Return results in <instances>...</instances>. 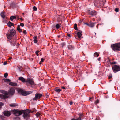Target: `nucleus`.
<instances>
[{
    "label": "nucleus",
    "mask_w": 120,
    "mask_h": 120,
    "mask_svg": "<svg viewBox=\"0 0 120 120\" xmlns=\"http://www.w3.org/2000/svg\"><path fill=\"white\" fill-rule=\"evenodd\" d=\"M16 31L14 29H11L9 31L7 34V37L9 39H11L15 34Z\"/></svg>",
    "instance_id": "f257e3e1"
},
{
    "label": "nucleus",
    "mask_w": 120,
    "mask_h": 120,
    "mask_svg": "<svg viewBox=\"0 0 120 120\" xmlns=\"http://www.w3.org/2000/svg\"><path fill=\"white\" fill-rule=\"evenodd\" d=\"M18 93L22 95L26 96L32 93L31 91H24L21 89H19L18 90Z\"/></svg>",
    "instance_id": "f03ea898"
},
{
    "label": "nucleus",
    "mask_w": 120,
    "mask_h": 120,
    "mask_svg": "<svg viewBox=\"0 0 120 120\" xmlns=\"http://www.w3.org/2000/svg\"><path fill=\"white\" fill-rule=\"evenodd\" d=\"M0 92L4 94V95L0 94V98L2 99H5L8 97V93L6 91L3 90H1L0 91Z\"/></svg>",
    "instance_id": "7ed1b4c3"
},
{
    "label": "nucleus",
    "mask_w": 120,
    "mask_h": 120,
    "mask_svg": "<svg viewBox=\"0 0 120 120\" xmlns=\"http://www.w3.org/2000/svg\"><path fill=\"white\" fill-rule=\"evenodd\" d=\"M111 47L114 51L120 50V43L111 45Z\"/></svg>",
    "instance_id": "20e7f679"
},
{
    "label": "nucleus",
    "mask_w": 120,
    "mask_h": 120,
    "mask_svg": "<svg viewBox=\"0 0 120 120\" xmlns=\"http://www.w3.org/2000/svg\"><path fill=\"white\" fill-rule=\"evenodd\" d=\"M34 112V111L31 112L30 110H22V114L23 113V116L24 118H25L30 113H33Z\"/></svg>",
    "instance_id": "39448f33"
},
{
    "label": "nucleus",
    "mask_w": 120,
    "mask_h": 120,
    "mask_svg": "<svg viewBox=\"0 0 120 120\" xmlns=\"http://www.w3.org/2000/svg\"><path fill=\"white\" fill-rule=\"evenodd\" d=\"M26 85L27 86L32 85L34 84L33 80L30 78H28L26 81Z\"/></svg>",
    "instance_id": "423d86ee"
},
{
    "label": "nucleus",
    "mask_w": 120,
    "mask_h": 120,
    "mask_svg": "<svg viewBox=\"0 0 120 120\" xmlns=\"http://www.w3.org/2000/svg\"><path fill=\"white\" fill-rule=\"evenodd\" d=\"M112 69L113 72L114 73H116L120 71V67L116 65H115L112 67Z\"/></svg>",
    "instance_id": "0eeeda50"
},
{
    "label": "nucleus",
    "mask_w": 120,
    "mask_h": 120,
    "mask_svg": "<svg viewBox=\"0 0 120 120\" xmlns=\"http://www.w3.org/2000/svg\"><path fill=\"white\" fill-rule=\"evenodd\" d=\"M13 112L14 115L16 116H19L22 114V111L19 110L18 109L14 110Z\"/></svg>",
    "instance_id": "6e6552de"
},
{
    "label": "nucleus",
    "mask_w": 120,
    "mask_h": 120,
    "mask_svg": "<svg viewBox=\"0 0 120 120\" xmlns=\"http://www.w3.org/2000/svg\"><path fill=\"white\" fill-rule=\"evenodd\" d=\"M42 95L41 94L37 93L35 94V97L33 98L34 100H36L40 98Z\"/></svg>",
    "instance_id": "1a4fd4ad"
},
{
    "label": "nucleus",
    "mask_w": 120,
    "mask_h": 120,
    "mask_svg": "<svg viewBox=\"0 0 120 120\" xmlns=\"http://www.w3.org/2000/svg\"><path fill=\"white\" fill-rule=\"evenodd\" d=\"M4 114L5 116H9L11 115V113L10 112L7 111H5L4 112Z\"/></svg>",
    "instance_id": "9d476101"
},
{
    "label": "nucleus",
    "mask_w": 120,
    "mask_h": 120,
    "mask_svg": "<svg viewBox=\"0 0 120 120\" xmlns=\"http://www.w3.org/2000/svg\"><path fill=\"white\" fill-rule=\"evenodd\" d=\"M0 15L1 17L4 19H5V20L6 21L7 20L6 18L5 17V15L4 12H2L0 14Z\"/></svg>",
    "instance_id": "9b49d317"
},
{
    "label": "nucleus",
    "mask_w": 120,
    "mask_h": 120,
    "mask_svg": "<svg viewBox=\"0 0 120 120\" xmlns=\"http://www.w3.org/2000/svg\"><path fill=\"white\" fill-rule=\"evenodd\" d=\"M15 90L13 88H11L10 89L9 92V93L11 95H13L15 93Z\"/></svg>",
    "instance_id": "f8f14e48"
},
{
    "label": "nucleus",
    "mask_w": 120,
    "mask_h": 120,
    "mask_svg": "<svg viewBox=\"0 0 120 120\" xmlns=\"http://www.w3.org/2000/svg\"><path fill=\"white\" fill-rule=\"evenodd\" d=\"M18 79L23 82H26L25 79L23 77H20Z\"/></svg>",
    "instance_id": "ddd939ff"
},
{
    "label": "nucleus",
    "mask_w": 120,
    "mask_h": 120,
    "mask_svg": "<svg viewBox=\"0 0 120 120\" xmlns=\"http://www.w3.org/2000/svg\"><path fill=\"white\" fill-rule=\"evenodd\" d=\"M77 34L78 36V38H80L81 36L82 35V32L80 31H79L77 33Z\"/></svg>",
    "instance_id": "4468645a"
},
{
    "label": "nucleus",
    "mask_w": 120,
    "mask_h": 120,
    "mask_svg": "<svg viewBox=\"0 0 120 120\" xmlns=\"http://www.w3.org/2000/svg\"><path fill=\"white\" fill-rule=\"evenodd\" d=\"M8 26L10 27L11 26H14V24L12 22L9 21L7 23Z\"/></svg>",
    "instance_id": "2eb2a0df"
},
{
    "label": "nucleus",
    "mask_w": 120,
    "mask_h": 120,
    "mask_svg": "<svg viewBox=\"0 0 120 120\" xmlns=\"http://www.w3.org/2000/svg\"><path fill=\"white\" fill-rule=\"evenodd\" d=\"M85 24L91 27H93L94 25V23H91L90 24L85 23Z\"/></svg>",
    "instance_id": "dca6fc26"
},
{
    "label": "nucleus",
    "mask_w": 120,
    "mask_h": 120,
    "mask_svg": "<svg viewBox=\"0 0 120 120\" xmlns=\"http://www.w3.org/2000/svg\"><path fill=\"white\" fill-rule=\"evenodd\" d=\"M9 84L10 85L13 86H17V84L16 83H13L12 82H10L9 83Z\"/></svg>",
    "instance_id": "f3484780"
},
{
    "label": "nucleus",
    "mask_w": 120,
    "mask_h": 120,
    "mask_svg": "<svg viewBox=\"0 0 120 120\" xmlns=\"http://www.w3.org/2000/svg\"><path fill=\"white\" fill-rule=\"evenodd\" d=\"M55 90L57 93H59L60 91H61L62 90L59 89L58 88H56L54 89Z\"/></svg>",
    "instance_id": "a211bd4d"
},
{
    "label": "nucleus",
    "mask_w": 120,
    "mask_h": 120,
    "mask_svg": "<svg viewBox=\"0 0 120 120\" xmlns=\"http://www.w3.org/2000/svg\"><path fill=\"white\" fill-rule=\"evenodd\" d=\"M16 43V42L15 40L11 42V44L13 46H14Z\"/></svg>",
    "instance_id": "6ab92c4d"
},
{
    "label": "nucleus",
    "mask_w": 120,
    "mask_h": 120,
    "mask_svg": "<svg viewBox=\"0 0 120 120\" xmlns=\"http://www.w3.org/2000/svg\"><path fill=\"white\" fill-rule=\"evenodd\" d=\"M20 27V25H18L17 26V30H18L19 32H22V31Z\"/></svg>",
    "instance_id": "aec40b11"
},
{
    "label": "nucleus",
    "mask_w": 120,
    "mask_h": 120,
    "mask_svg": "<svg viewBox=\"0 0 120 120\" xmlns=\"http://www.w3.org/2000/svg\"><path fill=\"white\" fill-rule=\"evenodd\" d=\"M91 14L92 15H94L97 14V13L95 11H91Z\"/></svg>",
    "instance_id": "412c9836"
},
{
    "label": "nucleus",
    "mask_w": 120,
    "mask_h": 120,
    "mask_svg": "<svg viewBox=\"0 0 120 120\" xmlns=\"http://www.w3.org/2000/svg\"><path fill=\"white\" fill-rule=\"evenodd\" d=\"M34 42L35 43H37L38 42L37 37L36 36L34 37Z\"/></svg>",
    "instance_id": "4be33fe9"
},
{
    "label": "nucleus",
    "mask_w": 120,
    "mask_h": 120,
    "mask_svg": "<svg viewBox=\"0 0 120 120\" xmlns=\"http://www.w3.org/2000/svg\"><path fill=\"white\" fill-rule=\"evenodd\" d=\"M99 54L98 52H95L94 54V56L95 57H97L99 56Z\"/></svg>",
    "instance_id": "5701e85b"
},
{
    "label": "nucleus",
    "mask_w": 120,
    "mask_h": 120,
    "mask_svg": "<svg viewBox=\"0 0 120 120\" xmlns=\"http://www.w3.org/2000/svg\"><path fill=\"white\" fill-rule=\"evenodd\" d=\"M16 17L15 16H11L10 17V19L11 21H12L13 19H16Z\"/></svg>",
    "instance_id": "b1692460"
},
{
    "label": "nucleus",
    "mask_w": 120,
    "mask_h": 120,
    "mask_svg": "<svg viewBox=\"0 0 120 120\" xmlns=\"http://www.w3.org/2000/svg\"><path fill=\"white\" fill-rule=\"evenodd\" d=\"M10 106L11 107H15L17 106V105L15 104H11L10 105Z\"/></svg>",
    "instance_id": "393cba45"
},
{
    "label": "nucleus",
    "mask_w": 120,
    "mask_h": 120,
    "mask_svg": "<svg viewBox=\"0 0 120 120\" xmlns=\"http://www.w3.org/2000/svg\"><path fill=\"white\" fill-rule=\"evenodd\" d=\"M83 116V115L82 114H80V115L79 116L80 117L78 118L77 119H76V120H81V117H82V116Z\"/></svg>",
    "instance_id": "a878e982"
},
{
    "label": "nucleus",
    "mask_w": 120,
    "mask_h": 120,
    "mask_svg": "<svg viewBox=\"0 0 120 120\" xmlns=\"http://www.w3.org/2000/svg\"><path fill=\"white\" fill-rule=\"evenodd\" d=\"M74 28L76 30H77L78 29L77 26V25L76 24H75L74 25Z\"/></svg>",
    "instance_id": "bb28decb"
},
{
    "label": "nucleus",
    "mask_w": 120,
    "mask_h": 120,
    "mask_svg": "<svg viewBox=\"0 0 120 120\" xmlns=\"http://www.w3.org/2000/svg\"><path fill=\"white\" fill-rule=\"evenodd\" d=\"M68 48L69 49H73V47L71 45H69L68 46Z\"/></svg>",
    "instance_id": "cd10ccee"
},
{
    "label": "nucleus",
    "mask_w": 120,
    "mask_h": 120,
    "mask_svg": "<svg viewBox=\"0 0 120 120\" xmlns=\"http://www.w3.org/2000/svg\"><path fill=\"white\" fill-rule=\"evenodd\" d=\"M55 26L56 28L59 29L60 27V26L58 24H57Z\"/></svg>",
    "instance_id": "c85d7f7f"
},
{
    "label": "nucleus",
    "mask_w": 120,
    "mask_h": 120,
    "mask_svg": "<svg viewBox=\"0 0 120 120\" xmlns=\"http://www.w3.org/2000/svg\"><path fill=\"white\" fill-rule=\"evenodd\" d=\"M8 75V73H6L4 74V76L5 78H6L7 77Z\"/></svg>",
    "instance_id": "c756f323"
},
{
    "label": "nucleus",
    "mask_w": 120,
    "mask_h": 120,
    "mask_svg": "<svg viewBox=\"0 0 120 120\" xmlns=\"http://www.w3.org/2000/svg\"><path fill=\"white\" fill-rule=\"evenodd\" d=\"M33 10L34 11H36L37 10V8L35 6H34L33 8Z\"/></svg>",
    "instance_id": "7c9ffc66"
},
{
    "label": "nucleus",
    "mask_w": 120,
    "mask_h": 120,
    "mask_svg": "<svg viewBox=\"0 0 120 120\" xmlns=\"http://www.w3.org/2000/svg\"><path fill=\"white\" fill-rule=\"evenodd\" d=\"M40 51L39 50H37L35 52V53L37 55V56H38V53Z\"/></svg>",
    "instance_id": "2f4dec72"
},
{
    "label": "nucleus",
    "mask_w": 120,
    "mask_h": 120,
    "mask_svg": "<svg viewBox=\"0 0 120 120\" xmlns=\"http://www.w3.org/2000/svg\"><path fill=\"white\" fill-rule=\"evenodd\" d=\"M4 104L3 103L1 102H0V108H1V107Z\"/></svg>",
    "instance_id": "473e14b6"
},
{
    "label": "nucleus",
    "mask_w": 120,
    "mask_h": 120,
    "mask_svg": "<svg viewBox=\"0 0 120 120\" xmlns=\"http://www.w3.org/2000/svg\"><path fill=\"white\" fill-rule=\"evenodd\" d=\"M5 82L8 81V82H9L10 81V79H5Z\"/></svg>",
    "instance_id": "72a5a7b5"
},
{
    "label": "nucleus",
    "mask_w": 120,
    "mask_h": 120,
    "mask_svg": "<svg viewBox=\"0 0 120 120\" xmlns=\"http://www.w3.org/2000/svg\"><path fill=\"white\" fill-rule=\"evenodd\" d=\"M20 25L22 27H23L24 26V24L23 23H21L20 24Z\"/></svg>",
    "instance_id": "f704fd0d"
},
{
    "label": "nucleus",
    "mask_w": 120,
    "mask_h": 120,
    "mask_svg": "<svg viewBox=\"0 0 120 120\" xmlns=\"http://www.w3.org/2000/svg\"><path fill=\"white\" fill-rule=\"evenodd\" d=\"M36 115L38 116H39L40 115V114L39 112H37L36 114Z\"/></svg>",
    "instance_id": "c9c22d12"
},
{
    "label": "nucleus",
    "mask_w": 120,
    "mask_h": 120,
    "mask_svg": "<svg viewBox=\"0 0 120 120\" xmlns=\"http://www.w3.org/2000/svg\"><path fill=\"white\" fill-rule=\"evenodd\" d=\"M119 11L118 9V8H116L115 9V11L116 12H118Z\"/></svg>",
    "instance_id": "e433bc0d"
},
{
    "label": "nucleus",
    "mask_w": 120,
    "mask_h": 120,
    "mask_svg": "<svg viewBox=\"0 0 120 120\" xmlns=\"http://www.w3.org/2000/svg\"><path fill=\"white\" fill-rule=\"evenodd\" d=\"M7 64V63L6 62H5L3 64L4 65H5Z\"/></svg>",
    "instance_id": "4c0bfd02"
},
{
    "label": "nucleus",
    "mask_w": 120,
    "mask_h": 120,
    "mask_svg": "<svg viewBox=\"0 0 120 120\" xmlns=\"http://www.w3.org/2000/svg\"><path fill=\"white\" fill-rule=\"evenodd\" d=\"M112 77V74H111L110 75H109V79H110Z\"/></svg>",
    "instance_id": "58836bf2"
},
{
    "label": "nucleus",
    "mask_w": 120,
    "mask_h": 120,
    "mask_svg": "<svg viewBox=\"0 0 120 120\" xmlns=\"http://www.w3.org/2000/svg\"><path fill=\"white\" fill-rule=\"evenodd\" d=\"M41 62H43L44 61V59L43 58H42L41 59Z\"/></svg>",
    "instance_id": "ea45409f"
},
{
    "label": "nucleus",
    "mask_w": 120,
    "mask_h": 120,
    "mask_svg": "<svg viewBox=\"0 0 120 120\" xmlns=\"http://www.w3.org/2000/svg\"><path fill=\"white\" fill-rule=\"evenodd\" d=\"M99 102V100H97L96 101V104H97Z\"/></svg>",
    "instance_id": "a19ab883"
},
{
    "label": "nucleus",
    "mask_w": 120,
    "mask_h": 120,
    "mask_svg": "<svg viewBox=\"0 0 120 120\" xmlns=\"http://www.w3.org/2000/svg\"><path fill=\"white\" fill-rule=\"evenodd\" d=\"M23 33H24V34H26V31L25 30H24L23 32Z\"/></svg>",
    "instance_id": "79ce46f5"
},
{
    "label": "nucleus",
    "mask_w": 120,
    "mask_h": 120,
    "mask_svg": "<svg viewBox=\"0 0 120 120\" xmlns=\"http://www.w3.org/2000/svg\"><path fill=\"white\" fill-rule=\"evenodd\" d=\"M73 104L72 102H71L70 103V105H71Z\"/></svg>",
    "instance_id": "37998d69"
},
{
    "label": "nucleus",
    "mask_w": 120,
    "mask_h": 120,
    "mask_svg": "<svg viewBox=\"0 0 120 120\" xmlns=\"http://www.w3.org/2000/svg\"><path fill=\"white\" fill-rule=\"evenodd\" d=\"M111 64H116V62H112Z\"/></svg>",
    "instance_id": "c03bdc74"
},
{
    "label": "nucleus",
    "mask_w": 120,
    "mask_h": 120,
    "mask_svg": "<svg viewBox=\"0 0 120 120\" xmlns=\"http://www.w3.org/2000/svg\"><path fill=\"white\" fill-rule=\"evenodd\" d=\"M100 59H101V58L100 57V58H99L98 59V60L99 61H100Z\"/></svg>",
    "instance_id": "a18cd8bd"
},
{
    "label": "nucleus",
    "mask_w": 120,
    "mask_h": 120,
    "mask_svg": "<svg viewBox=\"0 0 120 120\" xmlns=\"http://www.w3.org/2000/svg\"><path fill=\"white\" fill-rule=\"evenodd\" d=\"M68 37H70V35L69 34H68Z\"/></svg>",
    "instance_id": "49530a36"
},
{
    "label": "nucleus",
    "mask_w": 120,
    "mask_h": 120,
    "mask_svg": "<svg viewBox=\"0 0 120 120\" xmlns=\"http://www.w3.org/2000/svg\"><path fill=\"white\" fill-rule=\"evenodd\" d=\"M62 46H64L65 45V44L64 43H63L62 44Z\"/></svg>",
    "instance_id": "de8ad7c7"
},
{
    "label": "nucleus",
    "mask_w": 120,
    "mask_h": 120,
    "mask_svg": "<svg viewBox=\"0 0 120 120\" xmlns=\"http://www.w3.org/2000/svg\"><path fill=\"white\" fill-rule=\"evenodd\" d=\"M62 88L63 89H65V88L64 87H62Z\"/></svg>",
    "instance_id": "09e8293b"
},
{
    "label": "nucleus",
    "mask_w": 120,
    "mask_h": 120,
    "mask_svg": "<svg viewBox=\"0 0 120 120\" xmlns=\"http://www.w3.org/2000/svg\"><path fill=\"white\" fill-rule=\"evenodd\" d=\"M12 57H10L9 58V60H10V59H12Z\"/></svg>",
    "instance_id": "8fccbe9b"
},
{
    "label": "nucleus",
    "mask_w": 120,
    "mask_h": 120,
    "mask_svg": "<svg viewBox=\"0 0 120 120\" xmlns=\"http://www.w3.org/2000/svg\"><path fill=\"white\" fill-rule=\"evenodd\" d=\"M96 120H99V119L98 118H97L96 119Z\"/></svg>",
    "instance_id": "3c124183"
},
{
    "label": "nucleus",
    "mask_w": 120,
    "mask_h": 120,
    "mask_svg": "<svg viewBox=\"0 0 120 120\" xmlns=\"http://www.w3.org/2000/svg\"><path fill=\"white\" fill-rule=\"evenodd\" d=\"M71 120H76L74 119H72Z\"/></svg>",
    "instance_id": "603ef678"
},
{
    "label": "nucleus",
    "mask_w": 120,
    "mask_h": 120,
    "mask_svg": "<svg viewBox=\"0 0 120 120\" xmlns=\"http://www.w3.org/2000/svg\"><path fill=\"white\" fill-rule=\"evenodd\" d=\"M92 98H90L89 99V101H90V99H91Z\"/></svg>",
    "instance_id": "864d4df0"
},
{
    "label": "nucleus",
    "mask_w": 120,
    "mask_h": 120,
    "mask_svg": "<svg viewBox=\"0 0 120 120\" xmlns=\"http://www.w3.org/2000/svg\"><path fill=\"white\" fill-rule=\"evenodd\" d=\"M58 37L59 38H60V36L59 35L58 36Z\"/></svg>",
    "instance_id": "5fc2aeb1"
},
{
    "label": "nucleus",
    "mask_w": 120,
    "mask_h": 120,
    "mask_svg": "<svg viewBox=\"0 0 120 120\" xmlns=\"http://www.w3.org/2000/svg\"><path fill=\"white\" fill-rule=\"evenodd\" d=\"M20 19H22V18H20Z\"/></svg>",
    "instance_id": "6e6d98bb"
},
{
    "label": "nucleus",
    "mask_w": 120,
    "mask_h": 120,
    "mask_svg": "<svg viewBox=\"0 0 120 120\" xmlns=\"http://www.w3.org/2000/svg\"><path fill=\"white\" fill-rule=\"evenodd\" d=\"M23 75H24V74H23Z\"/></svg>",
    "instance_id": "4d7b16f0"
},
{
    "label": "nucleus",
    "mask_w": 120,
    "mask_h": 120,
    "mask_svg": "<svg viewBox=\"0 0 120 120\" xmlns=\"http://www.w3.org/2000/svg\"><path fill=\"white\" fill-rule=\"evenodd\" d=\"M95 34H96V33H95Z\"/></svg>",
    "instance_id": "13d9d810"
}]
</instances>
